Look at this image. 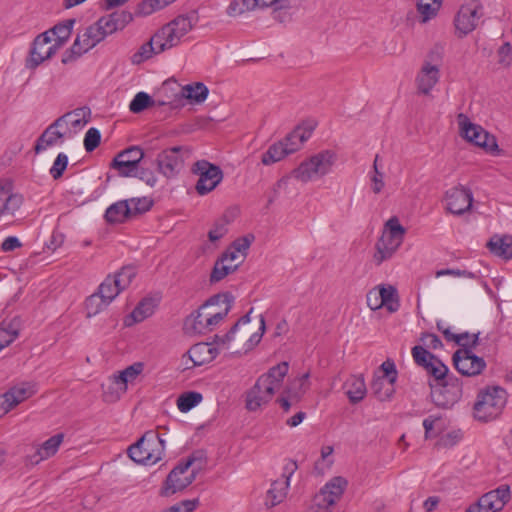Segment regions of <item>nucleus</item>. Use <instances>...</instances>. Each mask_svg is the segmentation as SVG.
<instances>
[{
	"mask_svg": "<svg viewBox=\"0 0 512 512\" xmlns=\"http://www.w3.org/2000/svg\"><path fill=\"white\" fill-rule=\"evenodd\" d=\"M414 362L433 378L430 380L431 399L440 408H451L462 397V383L454 376L448 375V367L435 355L421 347L411 350Z\"/></svg>",
	"mask_w": 512,
	"mask_h": 512,
	"instance_id": "1",
	"label": "nucleus"
},
{
	"mask_svg": "<svg viewBox=\"0 0 512 512\" xmlns=\"http://www.w3.org/2000/svg\"><path fill=\"white\" fill-rule=\"evenodd\" d=\"M197 21L198 17L195 13L176 17L160 28L148 42L142 44L139 49L133 53L130 58L132 64H141L152 58L153 55L160 54L165 50L177 46L181 38L196 25Z\"/></svg>",
	"mask_w": 512,
	"mask_h": 512,
	"instance_id": "2",
	"label": "nucleus"
},
{
	"mask_svg": "<svg viewBox=\"0 0 512 512\" xmlns=\"http://www.w3.org/2000/svg\"><path fill=\"white\" fill-rule=\"evenodd\" d=\"M507 392L500 386H489L481 389L474 403V417L488 422L499 417L507 403Z\"/></svg>",
	"mask_w": 512,
	"mask_h": 512,
	"instance_id": "3",
	"label": "nucleus"
},
{
	"mask_svg": "<svg viewBox=\"0 0 512 512\" xmlns=\"http://www.w3.org/2000/svg\"><path fill=\"white\" fill-rule=\"evenodd\" d=\"M164 451L165 440L150 430L128 448V455L136 463L153 465L162 459Z\"/></svg>",
	"mask_w": 512,
	"mask_h": 512,
	"instance_id": "4",
	"label": "nucleus"
},
{
	"mask_svg": "<svg viewBox=\"0 0 512 512\" xmlns=\"http://www.w3.org/2000/svg\"><path fill=\"white\" fill-rule=\"evenodd\" d=\"M406 229L399 219L391 217L384 225L383 233L376 243V252L373 255L374 263L379 266L390 259L404 240Z\"/></svg>",
	"mask_w": 512,
	"mask_h": 512,
	"instance_id": "5",
	"label": "nucleus"
},
{
	"mask_svg": "<svg viewBox=\"0 0 512 512\" xmlns=\"http://www.w3.org/2000/svg\"><path fill=\"white\" fill-rule=\"evenodd\" d=\"M336 161V154L331 150L321 151L308 160L303 161L297 168L292 171V176L306 183L316 176L322 177L331 171Z\"/></svg>",
	"mask_w": 512,
	"mask_h": 512,
	"instance_id": "6",
	"label": "nucleus"
},
{
	"mask_svg": "<svg viewBox=\"0 0 512 512\" xmlns=\"http://www.w3.org/2000/svg\"><path fill=\"white\" fill-rule=\"evenodd\" d=\"M479 334H473L471 345L458 349L453 354V363L459 373L464 376H475L480 374L486 367L483 358L473 354L472 349L478 344Z\"/></svg>",
	"mask_w": 512,
	"mask_h": 512,
	"instance_id": "7",
	"label": "nucleus"
},
{
	"mask_svg": "<svg viewBox=\"0 0 512 512\" xmlns=\"http://www.w3.org/2000/svg\"><path fill=\"white\" fill-rule=\"evenodd\" d=\"M191 171L198 176L195 189L202 196L213 191L223 179V172L220 167L207 160L195 162Z\"/></svg>",
	"mask_w": 512,
	"mask_h": 512,
	"instance_id": "8",
	"label": "nucleus"
},
{
	"mask_svg": "<svg viewBox=\"0 0 512 512\" xmlns=\"http://www.w3.org/2000/svg\"><path fill=\"white\" fill-rule=\"evenodd\" d=\"M457 120L461 128V134L467 141L484 148L488 152L498 150L496 138L485 131L481 126L471 123L465 114L460 113Z\"/></svg>",
	"mask_w": 512,
	"mask_h": 512,
	"instance_id": "9",
	"label": "nucleus"
},
{
	"mask_svg": "<svg viewBox=\"0 0 512 512\" xmlns=\"http://www.w3.org/2000/svg\"><path fill=\"white\" fill-rule=\"evenodd\" d=\"M221 322L219 314L207 312V307L199 309L186 317L183 330L187 335L206 334L212 331Z\"/></svg>",
	"mask_w": 512,
	"mask_h": 512,
	"instance_id": "10",
	"label": "nucleus"
},
{
	"mask_svg": "<svg viewBox=\"0 0 512 512\" xmlns=\"http://www.w3.org/2000/svg\"><path fill=\"white\" fill-rule=\"evenodd\" d=\"M144 151L139 146H130L119 152L110 166L122 177L136 176L139 163L144 158Z\"/></svg>",
	"mask_w": 512,
	"mask_h": 512,
	"instance_id": "11",
	"label": "nucleus"
},
{
	"mask_svg": "<svg viewBox=\"0 0 512 512\" xmlns=\"http://www.w3.org/2000/svg\"><path fill=\"white\" fill-rule=\"evenodd\" d=\"M56 52L57 46L52 44L50 32L41 33L32 43L25 66L30 70H34L45 60L50 59Z\"/></svg>",
	"mask_w": 512,
	"mask_h": 512,
	"instance_id": "12",
	"label": "nucleus"
},
{
	"mask_svg": "<svg viewBox=\"0 0 512 512\" xmlns=\"http://www.w3.org/2000/svg\"><path fill=\"white\" fill-rule=\"evenodd\" d=\"M191 467V461L179 463L167 476L165 484L161 489V495L170 496L178 491L188 487L196 476V471L193 469L190 474L188 469Z\"/></svg>",
	"mask_w": 512,
	"mask_h": 512,
	"instance_id": "13",
	"label": "nucleus"
},
{
	"mask_svg": "<svg viewBox=\"0 0 512 512\" xmlns=\"http://www.w3.org/2000/svg\"><path fill=\"white\" fill-rule=\"evenodd\" d=\"M184 147L174 146L161 151L156 157L157 170L168 179L177 176L183 168Z\"/></svg>",
	"mask_w": 512,
	"mask_h": 512,
	"instance_id": "14",
	"label": "nucleus"
},
{
	"mask_svg": "<svg viewBox=\"0 0 512 512\" xmlns=\"http://www.w3.org/2000/svg\"><path fill=\"white\" fill-rule=\"evenodd\" d=\"M482 15V5L477 2L461 6L454 20L458 36L463 37L472 32Z\"/></svg>",
	"mask_w": 512,
	"mask_h": 512,
	"instance_id": "15",
	"label": "nucleus"
},
{
	"mask_svg": "<svg viewBox=\"0 0 512 512\" xmlns=\"http://www.w3.org/2000/svg\"><path fill=\"white\" fill-rule=\"evenodd\" d=\"M82 115L85 117L86 115H89V108L83 107L75 109L72 112H68L64 114L63 116L59 117L55 120L53 124H51L38 138L36 145H35V151L36 153H39L41 151H44L47 149V147L52 146L56 144L58 139H61L64 137V134L58 130H54V128L62 126L63 122L67 118H72L74 116H80Z\"/></svg>",
	"mask_w": 512,
	"mask_h": 512,
	"instance_id": "16",
	"label": "nucleus"
},
{
	"mask_svg": "<svg viewBox=\"0 0 512 512\" xmlns=\"http://www.w3.org/2000/svg\"><path fill=\"white\" fill-rule=\"evenodd\" d=\"M132 20L130 12L120 10L100 17L93 25L104 40L107 36L123 30Z\"/></svg>",
	"mask_w": 512,
	"mask_h": 512,
	"instance_id": "17",
	"label": "nucleus"
},
{
	"mask_svg": "<svg viewBox=\"0 0 512 512\" xmlns=\"http://www.w3.org/2000/svg\"><path fill=\"white\" fill-rule=\"evenodd\" d=\"M219 354L218 349L212 343L201 342L193 345L182 359L185 369L202 366L213 361Z\"/></svg>",
	"mask_w": 512,
	"mask_h": 512,
	"instance_id": "18",
	"label": "nucleus"
},
{
	"mask_svg": "<svg viewBox=\"0 0 512 512\" xmlns=\"http://www.w3.org/2000/svg\"><path fill=\"white\" fill-rule=\"evenodd\" d=\"M34 394V386L30 383H21L20 385L10 388L0 396V416L5 415Z\"/></svg>",
	"mask_w": 512,
	"mask_h": 512,
	"instance_id": "19",
	"label": "nucleus"
},
{
	"mask_svg": "<svg viewBox=\"0 0 512 512\" xmlns=\"http://www.w3.org/2000/svg\"><path fill=\"white\" fill-rule=\"evenodd\" d=\"M446 209L455 215H462L469 211L473 202V195L464 187H453L446 192Z\"/></svg>",
	"mask_w": 512,
	"mask_h": 512,
	"instance_id": "20",
	"label": "nucleus"
},
{
	"mask_svg": "<svg viewBox=\"0 0 512 512\" xmlns=\"http://www.w3.org/2000/svg\"><path fill=\"white\" fill-rule=\"evenodd\" d=\"M510 500V488L501 485L497 489L484 494L477 502L479 512H498Z\"/></svg>",
	"mask_w": 512,
	"mask_h": 512,
	"instance_id": "21",
	"label": "nucleus"
},
{
	"mask_svg": "<svg viewBox=\"0 0 512 512\" xmlns=\"http://www.w3.org/2000/svg\"><path fill=\"white\" fill-rule=\"evenodd\" d=\"M274 393L272 386L260 383L257 379L254 386L246 393V408L249 411L258 410L272 399Z\"/></svg>",
	"mask_w": 512,
	"mask_h": 512,
	"instance_id": "22",
	"label": "nucleus"
},
{
	"mask_svg": "<svg viewBox=\"0 0 512 512\" xmlns=\"http://www.w3.org/2000/svg\"><path fill=\"white\" fill-rule=\"evenodd\" d=\"M23 204V196L14 193L9 183H0V217L14 216Z\"/></svg>",
	"mask_w": 512,
	"mask_h": 512,
	"instance_id": "23",
	"label": "nucleus"
},
{
	"mask_svg": "<svg viewBox=\"0 0 512 512\" xmlns=\"http://www.w3.org/2000/svg\"><path fill=\"white\" fill-rule=\"evenodd\" d=\"M296 469V462L291 461L285 467V473H288V476L284 474L283 477L285 479L277 480L272 483L271 488L268 491V496L271 499L272 506L279 504L286 497L287 489L289 487V478Z\"/></svg>",
	"mask_w": 512,
	"mask_h": 512,
	"instance_id": "24",
	"label": "nucleus"
},
{
	"mask_svg": "<svg viewBox=\"0 0 512 512\" xmlns=\"http://www.w3.org/2000/svg\"><path fill=\"white\" fill-rule=\"evenodd\" d=\"M439 80V69L436 65L426 62L419 72L416 83L420 93L429 94Z\"/></svg>",
	"mask_w": 512,
	"mask_h": 512,
	"instance_id": "25",
	"label": "nucleus"
},
{
	"mask_svg": "<svg viewBox=\"0 0 512 512\" xmlns=\"http://www.w3.org/2000/svg\"><path fill=\"white\" fill-rule=\"evenodd\" d=\"M233 302L234 297L230 293L218 294L212 296L200 307H207L208 313L219 314L222 321L230 311Z\"/></svg>",
	"mask_w": 512,
	"mask_h": 512,
	"instance_id": "26",
	"label": "nucleus"
},
{
	"mask_svg": "<svg viewBox=\"0 0 512 512\" xmlns=\"http://www.w3.org/2000/svg\"><path fill=\"white\" fill-rule=\"evenodd\" d=\"M127 389V386L121 382V379H118V376L113 374L106 383L102 384L103 401L114 403L127 392Z\"/></svg>",
	"mask_w": 512,
	"mask_h": 512,
	"instance_id": "27",
	"label": "nucleus"
},
{
	"mask_svg": "<svg viewBox=\"0 0 512 512\" xmlns=\"http://www.w3.org/2000/svg\"><path fill=\"white\" fill-rule=\"evenodd\" d=\"M344 388L346 389V395L348 396L349 401L353 404L363 400L367 392L366 384L362 375L350 376L346 380Z\"/></svg>",
	"mask_w": 512,
	"mask_h": 512,
	"instance_id": "28",
	"label": "nucleus"
},
{
	"mask_svg": "<svg viewBox=\"0 0 512 512\" xmlns=\"http://www.w3.org/2000/svg\"><path fill=\"white\" fill-rule=\"evenodd\" d=\"M289 370L288 362H281L271 367L267 373L262 374L258 379L260 383L272 386L275 391L282 383Z\"/></svg>",
	"mask_w": 512,
	"mask_h": 512,
	"instance_id": "29",
	"label": "nucleus"
},
{
	"mask_svg": "<svg viewBox=\"0 0 512 512\" xmlns=\"http://www.w3.org/2000/svg\"><path fill=\"white\" fill-rule=\"evenodd\" d=\"M312 129L306 130L304 128L298 127L289 133L283 140H281V144L285 150H287V154H292L298 151L303 143L307 141V139L311 136Z\"/></svg>",
	"mask_w": 512,
	"mask_h": 512,
	"instance_id": "30",
	"label": "nucleus"
},
{
	"mask_svg": "<svg viewBox=\"0 0 512 512\" xmlns=\"http://www.w3.org/2000/svg\"><path fill=\"white\" fill-rule=\"evenodd\" d=\"M106 221L111 224L123 223L131 218V210L126 200H120L110 205L104 215Z\"/></svg>",
	"mask_w": 512,
	"mask_h": 512,
	"instance_id": "31",
	"label": "nucleus"
},
{
	"mask_svg": "<svg viewBox=\"0 0 512 512\" xmlns=\"http://www.w3.org/2000/svg\"><path fill=\"white\" fill-rule=\"evenodd\" d=\"M395 383L384 377H375L371 383V391L379 401H389L395 394Z\"/></svg>",
	"mask_w": 512,
	"mask_h": 512,
	"instance_id": "32",
	"label": "nucleus"
},
{
	"mask_svg": "<svg viewBox=\"0 0 512 512\" xmlns=\"http://www.w3.org/2000/svg\"><path fill=\"white\" fill-rule=\"evenodd\" d=\"M490 252L504 259L512 258V237L511 236H494L487 243Z\"/></svg>",
	"mask_w": 512,
	"mask_h": 512,
	"instance_id": "33",
	"label": "nucleus"
},
{
	"mask_svg": "<svg viewBox=\"0 0 512 512\" xmlns=\"http://www.w3.org/2000/svg\"><path fill=\"white\" fill-rule=\"evenodd\" d=\"M240 264L241 261L235 264H231L226 262L222 257H219L216 260L212 272L210 274V282L217 283L223 280L227 275L235 272Z\"/></svg>",
	"mask_w": 512,
	"mask_h": 512,
	"instance_id": "34",
	"label": "nucleus"
},
{
	"mask_svg": "<svg viewBox=\"0 0 512 512\" xmlns=\"http://www.w3.org/2000/svg\"><path fill=\"white\" fill-rule=\"evenodd\" d=\"M378 290L382 307H386L389 312H396L400 307L397 289L389 285L379 286Z\"/></svg>",
	"mask_w": 512,
	"mask_h": 512,
	"instance_id": "35",
	"label": "nucleus"
},
{
	"mask_svg": "<svg viewBox=\"0 0 512 512\" xmlns=\"http://www.w3.org/2000/svg\"><path fill=\"white\" fill-rule=\"evenodd\" d=\"M74 24V20H67L64 23H59L55 25L52 29L48 30L50 32V36L52 37V43L54 46H57V50L64 45L67 39L71 35L72 27Z\"/></svg>",
	"mask_w": 512,
	"mask_h": 512,
	"instance_id": "36",
	"label": "nucleus"
},
{
	"mask_svg": "<svg viewBox=\"0 0 512 512\" xmlns=\"http://www.w3.org/2000/svg\"><path fill=\"white\" fill-rule=\"evenodd\" d=\"M183 97L194 101L196 103H202L206 100L209 90L201 82H196L194 84H188L183 87Z\"/></svg>",
	"mask_w": 512,
	"mask_h": 512,
	"instance_id": "37",
	"label": "nucleus"
},
{
	"mask_svg": "<svg viewBox=\"0 0 512 512\" xmlns=\"http://www.w3.org/2000/svg\"><path fill=\"white\" fill-rule=\"evenodd\" d=\"M442 4V0H418L417 11L422 17L421 22L426 23L437 15Z\"/></svg>",
	"mask_w": 512,
	"mask_h": 512,
	"instance_id": "38",
	"label": "nucleus"
},
{
	"mask_svg": "<svg viewBox=\"0 0 512 512\" xmlns=\"http://www.w3.org/2000/svg\"><path fill=\"white\" fill-rule=\"evenodd\" d=\"M115 282V279L111 275H108L98 287L97 292L109 303H111L122 291Z\"/></svg>",
	"mask_w": 512,
	"mask_h": 512,
	"instance_id": "39",
	"label": "nucleus"
},
{
	"mask_svg": "<svg viewBox=\"0 0 512 512\" xmlns=\"http://www.w3.org/2000/svg\"><path fill=\"white\" fill-rule=\"evenodd\" d=\"M287 155V150H285L283 144L279 141L272 144L268 150L262 154L261 162L263 165H271L282 160Z\"/></svg>",
	"mask_w": 512,
	"mask_h": 512,
	"instance_id": "40",
	"label": "nucleus"
},
{
	"mask_svg": "<svg viewBox=\"0 0 512 512\" xmlns=\"http://www.w3.org/2000/svg\"><path fill=\"white\" fill-rule=\"evenodd\" d=\"M203 399L199 392L190 391L181 394L177 399V407L181 412H188L197 406Z\"/></svg>",
	"mask_w": 512,
	"mask_h": 512,
	"instance_id": "41",
	"label": "nucleus"
},
{
	"mask_svg": "<svg viewBox=\"0 0 512 512\" xmlns=\"http://www.w3.org/2000/svg\"><path fill=\"white\" fill-rule=\"evenodd\" d=\"M77 38L78 40H80L82 46H84L83 50L87 51H89L98 43L103 41L101 38V34L98 33L94 25H90L89 27H87L82 34H79L77 36Z\"/></svg>",
	"mask_w": 512,
	"mask_h": 512,
	"instance_id": "42",
	"label": "nucleus"
},
{
	"mask_svg": "<svg viewBox=\"0 0 512 512\" xmlns=\"http://www.w3.org/2000/svg\"><path fill=\"white\" fill-rule=\"evenodd\" d=\"M175 0H143L136 9L137 15L147 16L157 10H161Z\"/></svg>",
	"mask_w": 512,
	"mask_h": 512,
	"instance_id": "43",
	"label": "nucleus"
},
{
	"mask_svg": "<svg viewBox=\"0 0 512 512\" xmlns=\"http://www.w3.org/2000/svg\"><path fill=\"white\" fill-rule=\"evenodd\" d=\"M110 303L106 301L101 295L96 292L86 299L85 307L87 317H92L103 311Z\"/></svg>",
	"mask_w": 512,
	"mask_h": 512,
	"instance_id": "44",
	"label": "nucleus"
},
{
	"mask_svg": "<svg viewBox=\"0 0 512 512\" xmlns=\"http://www.w3.org/2000/svg\"><path fill=\"white\" fill-rule=\"evenodd\" d=\"M144 363L143 362H135L132 365L126 367L124 370L115 373L118 376V379H121V382L128 387V383H133L136 378L143 372Z\"/></svg>",
	"mask_w": 512,
	"mask_h": 512,
	"instance_id": "45",
	"label": "nucleus"
},
{
	"mask_svg": "<svg viewBox=\"0 0 512 512\" xmlns=\"http://www.w3.org/2000/svg\"><path fill=\"white\" fill-rule=\"evenodd\" d=\"M154 307L151 299H144L132 311L130 318L133 319V322H141L153 314Z\"/></svg>",
	"mask_w": 512,
	"mask_h": 512,
	"instance_id": "46",
	"label": "nucleus"
},
{
	"mask_svg": "<svg viewBox=\"0 0 512 512\" xmlns=\"http://www.w3.org/2000/svg\"><path fill=\"white\" fill-rule=\"evenodd\" d=\"M155 104L152 97L145 92H138L129 104V110L132 113L138 114L146 108Z\"/></svg>",
	"mask_w": 512,
	"mask_h": 512,
	"instance_id": "47",
	"label": "nucleus"
},
{
	"mask_svg": "<svg viewBox=\"0 0 512 512\" xmlns=\"http://www.w3.org/2000/svg\"><path fill=\"white\" fill-rule=\"evenodd\" d=\"M64 435L62 433L56 434L49 439H47L39 448L38 450L41 452V455L43 457H46L47 459L54 454L59 449V446L63 442Z\"/></svg>",
	"mask_w": 512,
	"mask_h": 512,
	"instance_id": "48",
	"label": "nucleus"
},
{
	"mask_svg": "<svg viewBox=\"0 0 512 512\" xmlns=\"http://www.w3.org/2000/svg\"><path fill=\"white\" fill-rule=\"evenodd\" d=\"M229 222L226 215L216 220L213 227L208 232V239L211 242H216L224 237L228 232L227 226Z\"/></svg>",
	"mask_w": 512,
	"mask_h": 512,
	"instance_id": "49",
	"label": "nucleus"
},
{
	"mask_svg": "<svg viewBox=\"0 0 512 512\" xmlns=\"http://www.w3.org/2000/svg\"><path fill=\"white\" fill-rule=\"evenodd\" d=\"M126 201L131 210V217L147 212L153 205L152 200L147 197L131 198Z\"/></svg>",
	"mask_w": 512,
	"mask_h": 512,
	"instance_id": "50",
	"label": "nucleus"
},
{
	"mask_svg": "<svg viewBox=\"0 0 512 512\" xmlns=\"http://www.w3.org/2000/svg\"><path fill=\"white\" fill-rule=\"evenodd\" d=\"M135 276L136 272L134 268L124 267L112 277L115 279V283H117L120 289L123 291L131 284Z\"/></svg>",
	"mask_w": 512,
	"mask_h": 512,
	"instance_id": "51",
	"label": "nucleus"
},
{
	"mask_svg": "<svg viewBox=\"0 0 512 512\" xmlns=\"http://www.w3.org/2000/svg\"><path fill=\"white\" fill-rule=\"evenodd\" d=\"M254 240L253 235H246L244 237H240L232 242V244L229 246V248L232 251H235L236 253H239L241 255V263L245 259L247 255V251Z\"/></svg>",
	"mask_w": 512,
	"mask_h": 512,
	"instance_id": "52",
	"label": "nucleus"
},
{
	"mask_svg": "<svg viewBox=\"0 0 512 512\" xmlns=\"http://www.w3.org/2000/svg\"><path fill=\"white\" fill-rule=\"evenodd\" d=\"M250 322V312H248L246 315L242 316L232 327L231 329L224 335V336H215V343L216 344H225L227 342H230L233 339L234 334L238 330L239 326L241 324H248Z\"/></svg>",
	"mask_w": 512,
	"mask_h": 512,
	"instance_id": "53",
	"label": "nucleus"
},
{
	"mask_svg": "<svg viewBox=\"0 0 512 512\" xmlns=\"http://www.w3.org/2000/svg\"><path fill=\"white\" fill-rule=\"evenodd\" d=\"M84 46L80 43V40L78 38L75 39L73 45L71 48L63 54L62 57V63L68 64L73 61H75L77 58H79L84 53L88 52L87 50H83Z\"/></svg>",
	"mask_w": 512,
	"mask_h": 512,
	"instance_id": "54",
	"label": "nucleus"
},
{
	"mask_svg": "<svg viewBox=\"0 0 512 512\" xmlns=\"http://www.w3.org/2000/svg\"><path fill=\"white\" fill-rule=\"evenodd\" d=\"M498 64L508 68L512 64V46L510 42L503 43L497 50Z\"/></svg>",
	"mask_w": 512,
	"mask_h": 512,
	"instance_id": "55",
	"label": "nucleus"
},
{
	"mask_svg": "<svg viewBox=\"0 0 512 512\" xmlns=\"http://www.w3.org/2000/svg\"><path fill=\"white\" fill-rule=\"evenodd\" d=\"M68 165V157L64 153H59L56 157L51 169L50 174L53 179L57 180L62 177Z\"/></svg>",
	"mask_w": 512,
	"mask_h": 512,
	"instance_id": "56",
	"label": "nucleus"
},
{
	"mask_svg": "<svg viewBox=\"0 0 512 512\" xmlns=\"http://www.w3.org/2000/svg\"><path fill=\"white\" fill-rule=\"evenodd\" d=\"M101 134L98 129L90 128L84 138V147L87 152H92L100 144Z\"/></svg>",
	"mask_w": 512,
	"mask_h": 512,
	"instance_id": "57",
	"label": "nucleus"
},
{
	"mask_svg": "<svg viewBox=\"0 0 512 512\" xmlns=\"http://www.w3.org/2000/svg\"><path fill=\"white\" fill-rule=\"evenodd\" d=\"M462 438V434L460 431H451L443 435L436 443L438 448H451L456 445L460 439Z\"/></svg>",
	"mask_w": 512,
	"mask_h": 512,
	"instance_id": "58",
	"label": "nucleus"
},
{
	"mask_svg": "<svg viewBox=\"0 0 512 512\" xmlns=\"http://www.w3.org/2000/svg\"><path fill=\"white\" fill-rule=\"evenodd\" d=\"M420 341L423 344L422 347L426 350H427V348L437 350L439 348H442V346H443L440 338L437 335L432 334V333H427V332L422 333L420 336Z\"/></svg>",
	"mask_w": 512,
	"mask_h": 512,
	"instance_id": "59",
	"label": "nucleus"
},
{
	"mask_svg": "<svg viewBox=\"0 0 512 512\" xmlns=\"http://www.w3.org/2000/svg\"><path fill=\"white\" fill-rule=\"evenodd\" d=\"M380 369L383 371V376L384 379H388L390 380L391 382H396L397 381V370H396V366H395V363L390 360V359H387L386 361H384L381 366H380Z\"/></svg>",
	"mask_w": 512,
	"mask_h": 512,
	"instance_id": "60",
	"label": "nucleus"
},
{
	"mask_svg": "<svg viewBox=\"0 0 512 512\" xmlns=\"http://www.w3.org/2000/svg\"><path fill=\"white\" fill-rule=\"evenodd\" d=\"M370 174L371 189L373 193L379 194L385 186L384 173L380 170H376V172H371Z\"/></svg>",
	"mask_w": 512,
	"mask_h": 512,
	"instance_id": "61",
	"label": "nucleus"
},
{
	"mask_svg": "<svg viewBox=\"0 0 512 512\" xmlns=\"http://www.w3.org/2000/svg\"><path fill=\"white\" fill-rule=\"evenodd\" d=\"M135 177H138L140 180L144 181L150 187H154L157 184V177L155 173L148 168H137V174Z\"/></svg>",
	"mask_w": 512,
	"mask_h": 512,
	"instance_id": "62",
	"label": "nucleus"
},
{
	"mask_svg": "<svg viewBox=\"0 0 512 512\" xmlns=\"http://www.w3.org/2000/svg\"><path fill=\"white\" fill-rule=\"evenodd\" d=\"M366 302L371 310H378L382 308L378 288H373L367 293Z\"/></svg>",
	"mask_w": 512,
	"mask_h": 512,
	"instance_id": "63",
	"label": "nucleus"
},
{
	"mask_svg": "<svg viewBox=\"0 0 512 512\" xmlns=\"http://www.w3.org/2000/svg\"><path fill=\"white\" fill-rule=\"evenodd\" d=\"M18 337V331L7 332L4 325H0V350L9 346Z\"/></svg>",
	"mask_w": 512,
	"mask_h": 512,
	"instance_id": "64",
	"label": "nucleus"
}]
</instances>
